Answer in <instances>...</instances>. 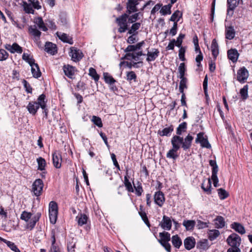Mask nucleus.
<instances>
[{"label": "nucleus", "mask_w": 252, "mask_h": 252, "mask_svg": "<svg viewBox=\"0 0 252 252\" xmlns=\"http://www.w3.org/2000/svg\"><path fill=\"white\" fill-rule=\"evenodd\" d=\"M183 225L188 231L193 230L195 225V221L194 220H184Z\"/></svg>", "instance_id": "nucleus-33"}, {"label": "nucleus", "mask_w": 252, "mask_h": 252, "mask_svg": "<svg viewBox=\"0 0 252 252\" xmlns=\"http://www.w3.org/2000/svg\"><path fill=\"white\" fill-rule=\"evenodd\" d=\"M56 34L59 38L63 42L68 43L70 44L73 43L72 38L70 37L67 34L58 32Z\"/></svg>", "instance_id": "nucleus-22"}, {"label": "nucleus", "mask_w": 252, "mask_h": 252, "mask_svg": "<svg viewBox=\"0 0 252 252\" xmlns=\"http://www.w3.org/2000/svg\"><path fill=\"white\" fill-rule=\"evenodd\" d=\"M22 59L28 63L30 66L35 64V60L33 59L32 56H31L26 53H24L22 55Z\"/></svg>", "instance_id": "nucleus-42"}, {"label": "nucleus", "mask_w": 252, "mask_h": 252, "mask_svg": "<svg viewBox=\"0 0 252 252\" xmlns=\"http://www.w3.org/2000/svg\"><path fill=\"white\" fill-rule=\"evenodd\" d=\"M128 17V15L127 13H125L116 18V22L119 27L118 29L119 32L123 33L128 30L127 22Z\"/></svg>", "instance_id": "nucleus-3"}, {"label": "nucleus", "mask_w": 252, "mask_h": 252, "mask_svg": "<svg viewBox=\"0 0 252 252\" xmlns=\"http://www.w3.org/2000/svg\"><path fill=\"white\" fill-rule=\"evenodd\" d=\"M49 212H58V205L55 201H51L49 205Z\"/></svg>", "instance_id": "nucleus-58"}, {"label": "nucleus", "mask_w": 252, "mask_h": 252, "mask_svg": "<svg viewBox=\"0 0 252 252\" xmlns=\"http://www.w3.org/2000/svg\"><path fill=\"white\" fill-rule=\"evenodd\" d=\"M196 143H200L203 148L210 149L211 148V144L208 140L207 136L205 135L203 132H200L197 134V137L195 139Z\"/></svg>", "instance_id": "nucleus-5"}, {"label": "nucleus", "mask_w": 252, "mask_h": 252, "mask_svg": "<svg viewBox=\"0 0 252 252\" xmlns=\"http://www.w3.org/2000/svg\"><path fill=\"white\" fill-rule=\"evenodd\" d=\"M52 160L54 166L56 168H60L61 167L62 158L59 151H55L52 154Z\"/></svg>", "instance_id": "nucleus-13"}, {"label": "nucleus", "mask_w": 252, "mask_h": 252, "mask_svg": "<svg viewBox=\"0 0 252 252\" xmlns=\"http://www.w3.org/2000/svg\"><path fill=\"white\" fill-rule=\"evenodd\" d=\"M32 216V214L30 212H28L26 211H24L22 212L21 215L20 219L22 220H25L26 222H28L30 219H31Z\"/></svg>", "instance_id": "nucleus-52"}, {"label": "nucleus", "mask_w": 252, "mask_h": 252, "mask_svg": "<svg viewBox=\"0 0 252 252\" xmlns=\"http://www.w3.org/2000/svg\"><path fill=\"white\" fill-rule=\"evenodd\" d=\"M159 225L163 229L170 230L172 227V221L170 218L165 215H164Z\"/></svg>", "instance_id": "nucleus-15"}, {"label": "nucleus", "mask_w": 252, "mask_h": 252, "mask_svg": "<svg viewBox=\"0 0 252 252\" xmlns=\"http://www.w3.org/2000/svg\"><path fill=\"white\" fill-rule=\"evenodd\" d=\"M41 214L38 213H37L36 215H35L27 223V228L31 230L33 229L36 222L39 220Z\"/></svg>", "instance_id": "nucleus-24"}, {"label": "nucleus", "mask_w": 252, "mask_h": 252, "mask_svg": "<svg viewBox=\"0 0 252 252\" xmlns=\"http://www.w3.org/2000/svg\"><path fill=\"white\" fill-rule=\"evenodd\" d=\"M46 25L52 30H55L57 29L55 23L52 20L46 21Z\"/></svg>", "instance_id": "nucleus-64"}, {"label": "nucleus", "mask_w": 252, "mask_h": 252, "mask_svg": "<svg viewBox=\"0 0 252 252\" xmlns=\"http://www.w3.org/2000/svg\"><path fill=\"white\" fill-rule=\"evenodd\" d=\"M214 221L215 226L218 229L222 228L225 226V222L224 219L221 216H217Z\"/></svg>", "instance_id": "nucleus-29"}, {"label": "nucleus", "mask_w": 252, "mask_h": 252, "mask_svg": "<svg viewBox=\"0 0 252 252\" xmlns=\"http://www.w3.org/2000/svg\"><path fill=\"white\" fill-rule=\"evenodd\" d=\"M218 195L220 199L223 200L229 196V193L222 188L218 189Z\"/></svg>", "instance_id": "nucleus-50"}, {"label": "nucleus", "mask_w": 252, "mask_h": 252, "mask_svg": "<svg viewBox=\"0 0 252 252\" xmlns=\"http://www.w3.org/2000/svg\"><path fill=\"white\" fill-rule=\"evenodd\" d=\"M8 53L4 49H0V61L6 60L8 57Z\"/></svg>", "instance_id": "nucleus-61"}, {"label": "nucleus", "mask_w": 252, "mask_h": 252, "mask_svg": "<svg viewBox=\"0 0 252 252\" xmlns=\"http://www.w3.org/2000/svg\"><path fill=\"white\" fill-rule=\"evenodd\" d=\"M186 70L187 69L185 63H181L178 67V71L179 73V76H178V77L179 78H186L185 77V75Z\"/></svg>", "instance_id": "nucleus-44"}, {"label": "nucleus", "mask_w": 252, "mask_h": 252, "mask_svg": "<svg viewBox=\"0 0 252 252\" xmlns=\"http://www.w3.org/2000/svg\"><path fill=\"white\" fill-rule=\"evenodd\" d=\"M248 89L249 86L248 85H246L243 88L240 89V94L242 100H245L248 98Z\"/></svg>", "instance_id": "nucleus-38"}, {"label": "nucleus", "mask_w": 252, "mask_h": 252, "mask_svg": "<svg viewBox=\"0 0 252 252\" xmlns=\"http://www.w3.org/2000/svg\"><path fill=\"white\" fill-rule=\"evenodd\" d=\"M34 23L38 26V28L43 31L46 32L47 31V28L45 26V24L41 17H38L36 18Z\"/></svg>", "instance_id": "nucleus-39"}, {"label": "nucleus", "mask_w": 252, "mask_h": 252, "mask_svg": "<svg viewBox=\"0 0 252 252\" xmlns=\"http://www.w3.org/2000/svg\"><path fill=\"white\" fill-rule=\"evenodd\" d=\"M103 77L105 83L108 84H114L116 81L111 76L109 73L104 72L103 73Z\"/></svg>", "instance_id": "nucleus-48"}, {"label": "nucleus", "mask_w": 252, "mask_h": 252, "mask_svg": "<svg viewBox=\"0 0 252 252\" xmlns=\"http://www.w3.org/2000/svg\"><path fill=\"white\" fill-rule=\"evenodd\" d=\"M159 51L158 49H153L152 51H148L146 61L148 62L155 61L159 56Z\"/></svg>", "instance_id": "nucleus-20"}, {"label": "nucleus", "mask_w": 252, "mask_h": 252, "mask_svg": "<svg viewBox=\"0 0 252 252\" xmlns=\"http://www.w3.org/2000/svg\"><path fill=\"white\" fill-rule=\"evenodd\" d=\"M154 201L159 207H162L165 202L163 193L160 191L156 192L154 195Z\"/></svg>", "instance_id": "nucleus-14"}, {"label": "nucleus", "mask_w": 252, "mask_h": 252, "mask_svg": "<svg viewBox=\"0 0 252 252\" xmlns=\"http://www.w3.org/2000/svg\"><path fill=\"white\" fill-rule=\"evenodd\" d=\"M24 9L26 13L28 14H33L34 10L33 9V7L32 5L29 3H28L27 2H24L23 4Z\"/></svg>", "instance_id": "nucleus-51"}, {"label": "nucleus", "mask_w": 252, "mask_h": 252, "mask_svg": "<svg viewBox=\"0 0 252 252\" xmlns=\"http://www.w3.org/2000/svg\"><path fill=\"white\" fill-rule=\"evenodd\" d=\"M209 247L210 245L208 241L206 239L200 240L197 242L196 245L197 249L204 251L208 250Z\"/></svg>", "instance_id": "nucleus-30"}, {"label": "nucleus", "mask_w": 252, "mask_h": 252, "mask_svg": "<svg viewBox=\"0 0 252 252\" xmlns=\"http://www.w3.org/2000/svg\"><path fill=\"white\" fill-rule=\"evenodd\" d=\"M141 26V23L137 22L132 24L131 28L128 30L127 34H137L138 30Z\"/></svg>", "instance_id": "nucleus-41"}, {"label": "nucleus", "mask_w": 252, "mask_h": 252, "mask_svg": "<svg viewBox=\"0 0 252 252\" xmlns=\"http://www.w3.org/2000/svg\"><path fill=\"white\" fill-rule=\"evenodd\" d=\"M92 121L94 124L96 125L99 127H102L103 126L101 119L99 117L93 116L92 117Z\"/></svg>", "instance_id": "nucleus-55"}, {"label": "nucleus", "mask_w": 252, "mask_h": 252, "mask_svg": "<svg viewBox=\"0 0 252 252\" xmlns=\"http://www.w3.org/2000/svg\"><path fill=\"white\" fill-rule=\"evenodd\" d=\"M136 78L137 75L134 71H131L126 72V80L128 81L131 82L133 80L135 82Z\"/></svg>", "instance_id": "nucleus-54"}, {"label": "nucleus", "mask_w": 252, "mask_h": 252, "mask_svg": "<svg viewBox=\"0 0 252 252\" xmlns=\"http://www.w3.org/2000/svg\"><path fill=\"white\" fill-rule=\"evenodd\" d=\"M211 52L214 60H216L219 53V46L215 39L212 40L211 46Z\"/></svg>", "instance_id": "nucleus-27"}, {"label": "nucleus", "mask_w": 252, "mask_h": 252, "mask_svg": "<svg viewBox=\"0 0 252 252\" xmlns=\"http://www.w3.org/2000/svg\"><path fill=\"white\" fill-rule=\"evenodd\" d=\"M139 215L140 216L142 220L145 222V223L147 225V226L148 227H150L151 226V224L150 223V222L149 221V220L147 216V214H146V212L143 213H139Z\"/></svg>", "instance_id": "nucleus-63"}, {"label": "nucleus", "mask_w": 252, "mask_h": 252, "mask_svg": "<svg viewBox=\"0 0 252 252\" xmlns=\"http://www.w3.org/2000/svg\"><path fill=\"white\" fill-rule=\"evenodd\" d=\"M139 13H136L131 16H129L127 18L128 22L129 23H133L137 21L139 19Z\"/></svg>", "instance_id": "nucleus-62"}, {"label": "nucleus", "mask_w": 252, "mask_h": 252, "mask_svg": "<svg viewBox=\"0 0 252 252\" xmlns=\"http://www.w3.org/2000/svg\"><path fill=\"white\" fill-rule=\"evenodd\" d=\"M230 226L231 228L241 234H244L246 232L244 227L240 223L234 222L231 224Z\"/></svg>", "instance_id": "nucleus-28"}, {"label": "nucleus", "mask_w": 252, "mask_h": 252, "mask_svg": "<svg viewBox=\"0 0 252 252\" xmlns=\"http://www.w3.org/2000/svg\"><path fill=\"white\" fill-rule=\"evenodd\" d=\"M63 69L66 76L71 79H74L75 73L77 71L75 67L68 64H64Z\"/></svg>", "instance_id": "nucleus-9"}, {"label": "nucleus", "mask_w": 252, "mask_h": 252, "mask_svg": "<svg viewBox=\"0 0 252 252\" xmlns=\"http://www.w3.org/2000/svg\"><path fill=\"white\" fill-rule=\"evenodd\" d=\"M139 4L138 0H127L126 3V13L129 15L138 11L136 6Z\"/></svg>", "instance_id": "nucleus-11"}, {"label": "nucleus", "mask_w": 252, "mask_h": 252, "mask_svg": "<svg viewBox=\"0 0 252 252\" xmlns=\"http://www.w3.org/2000/svg\"><path fill=\"white\" fill-rule=\"evenodd\" d=\"M225 38L228 40L233 39L235 36V31L231 26L226 27L225 30Z\"/></svg>", "instance_id": "nucleus-23"}, {"label": "nucleus", "mask_w": 252, "mask_h": 252, "mask_svg": "<svg viewBox=\"0 0 252 252\" xmlns=\"http://www.w3.org/2000/svg\"><path fill=\"white\" fill-rule=\"evenodd\" d=\"M28 2L34 9L38 10L41 8V6L38 0H28Z\"/></svg>", "instance_id": "nucleus-57"}, {"label": "nucleus", "mask_w": 252, "mask_h": 252, "mask_svg": "<svg viewBox=\"0 0 252 252\" xmlns=\"http://www.w3.org/2000/svg\"><path fill=\"white\" fill-rule=\"evenodd\" d=\"M201 188L203 191L207 194H211V181L210 179H208L207 181L206 186L205 187V181L201 185Z\"/></svg>", "instance_id": "nucleus-36"}, {"label": "nucleus", "mask_w": 252, "mask_h": 252, "mask_svg": "<svg viewBox=\"0 0 252 252\" xmlns=\"http://www.w3.org/2000/svg\"><path fill=\"white\" fill-rule=\"evenodd\" d=\"M5 48L11 53L16 52L17 53L21 54L23 52L22 48L16 43H14L12 45L6 44L5 45Z\"/></svg>", "instance_id": "nucleus-16"}, {"label": "nucleus", "mask_w": 252, "mask_h": 252, "mask_svg": "<svg viewBox=\"0 0 252 252\" xmlns=\"http://www.w3.org/2000/svg\"><path fill=\"white\" fill-rule=\"evenodd\" d=\"M226 242L231 247H239L241 239L238 234L233 233L227 237Z\"/></svg>", "instance_id": "nucleus-4"}, {"label": "nucleus", "mask_w": 252, "mask_h": 252, "mask_svg": "<svg viewBox=\"0 0 252 252\" xmlns=\"http://www.w3.org/2000/svg\"><path fill=\"white\" fill-rule=\"evenodd\" d=\"M45 51L48 53L54 55L57 53V46L52 42H46L45 45Z\"/></svg>", "instance_id": "nucleus-18"}, {"label": "nucleus", "mask_w": 252, "mask_h": 252, "mask_svg": "<svg viewBox=\"0 0 252 252\" xmlns=\"http://www.w3.org/2000/svg\"><path fill=\"white\" fill-rule=\"evenodd\" d=\"M38 164V170L43 171L45 169L46 162L44 158L42 157H39L36 159Z\"/></svg>", "instance_id": "nucleus-43"}, {"label": "nucleus", "mask_w": 252, "mask_h": 252, "mask_svg": "<svg viewBox=\"0 0 252 252\" xmlns=\"http://www.w3.org/2000/svg\"><path fill=\"white\" fill-rule=\"evenodd\" d=\"M248 77L249 72L245 67L243 66L238 70L236 79L240 83H244Z\"/></svg>", "instance_id": "nucleus-8"}, {"label": "nucleus", "mask_w": 252, "mask_h": 252, "mask_svg": "<svg viewBox=\"0 0 252 252\" xmlns=\"http://www.w3.org/2000/svg\"><path fill=\"white\" fill-rule=\"evenodd\" d=\"M207 234L209 240L211 241L215 240L220 235V231L217 229L208 230Z\"/></svg>", "instance_id": "nucleus-32"}, {"label": "nucleus", "mask_w": 252, "mask_h": 252, "mask_svg": "<svg viewBox=\"0 0 252 252\" xmlns=\"http://www.w3.org/2000/svg\"><path fill=\"white\" fill-rule=\"evenodd\" d=\"M133 184L136 195L138 196H140L143 191L142 184L139 181L137 182L136 186L134 185L133 182Z\"/></svg>", "instance_id": "nucleus-45"}, {"label": "nucleus", "mask_w": 252, "mask_h": 252, "mask_svg": "<svg viewBox=\"0 0 252 252\" xmlns=\"http://www.w3.org/2000/svg\"><path fill=\"white\" fill-rule=\"evenodd\" d=\"M172 243L174 247L177 249H179L182 244L181 239L178 235L172 237Z\"/></svg>", "instance_id": "nucleus-37"}, {"label": "nucleus", "mask_w": 252, "mask_h": 252, "mask_svg": "<svg viewBox=\"0 0 252 252\" xmlns=\"http://www.w3.org/2000/svg\"><path fill=\"white\" fill-rule=\"evenodd\" d=\"M0 241L3 242L5 243L7 246L13 251V250L16 249L17 246L13 243L11 241H8L1 237H0Z\"/></svg>", "instance_id": "nucleus-53"}, {"label": "nucleus", "mask_w": 252, "mask_h": 252, "mask_svg": "<svg viewBox=\"0 0 252 252\" xmlns=\"http://www.w3.org/2000/svg\"><path fill=\"white\" fill-rule=\"evenodd\" d=\"M185 248L187 250H190L195 246V240L192 236L187 237L184 241Z\"/></svg>", "instance_id": "nucleus-17"}, {"label": "nucleus", "mask_w": 252, "mask_h": 252, "mask_svg": "<svg viewBox=\"0 0 252 252\" xmlns=\"http://www.w3.org/2000/svg\"><path fill=\"white\" fill-rule=\"evenodd\" d=\"M45 100H46V95L42 94L38 97L37 101H30L26 107L29 113L32 116H35L40 107L44 109L45 107Z\"/></svg>", "instance_id": "nucleus-2"}, {"label": "nucleus", "mask_w": 252, "mask_h": 252, "mask_svg": "<svg viewBox=\"0 0 252 252\" xmlns=\"http://www.w3.org/2000/svg\"><path fill=\"white\" fill-rule=\"evenodd\" d=\"M182 15V14L181 13L180 11L177 10L173 13L169 20L177 23Z\"/></svg>", "instance_id": "nucleus-49"}, {"label": "nucleus", "mask_w": 252, "mask_h": 252, "mask_svg": "<svg viewBox=\"0 0 252 252\" xmlns=\"http://www.w3.org/2000/svg\"><path fill=\"white\" fill-rule=\"evenodd\" d=\"M193 137L189 134L185 138L177 135H174L171 140L172 148L167 153V158L176 159L179 156L177 151L182 148L184 151L190 149Z\"/></svg>", "instance_id": "nucleus-1"}, {"label": "nucleus", "mask_w": 252, "mask_h": 252, "mask_svg": "<svg viewBox=\"0 0 252 252\" xmlns=\"http://www.w3.org/2000/svg\"><path fill=\"white\" fill-rule=\"evenodd\" d=\"M88 220V216L85 214L80 213L76 217V220L77 221L78 224L79 226H82L86 224Z\"/></svg>", "instance_id": "nucleus-25"}, {"label": "nucleus", "mask_w": 252, "mask_h": 252, "mask_svg": "<svg viewBox=\"0 0 252 252\" xmlns=\"http://www.w3.org/2000/svg\"><path fill=\"white\" fill-rule=\"evenodd\" d=\"M179 48H180V49L179 51V59L182 61H185L186 60V58L185 57V52H186V47H181Z\"/></svg>", "instance_id": "nucleus-59"}, {"label": "nucleus", "mask_w": 252, "mask_h": 252, "mask_svg": "<svg viewBox=\"0 0 252 252\" xmlns=\"http://www.w3.org/2000/svg\"><path fill=\"white\" fill-rule=\"evenodd\" d=\"M240 0H227V16L231 17L234 13V10L239 5Z\"/></svg>", "instance_id": "nucleus-10"}, {"label": "nucleus", "mask_w": 252, "mask_h": 252, "mask_svg": "<svg viewBox=\"0 0 252 252\" xmlns=\"http://www.w3.org/2000/svg\"><path fill=\"white\" fill-rule=\"evenodd\" d=\"M31 66V71L33 77L38 78L41 75V72L37 63H35Z\"/></svg>", "instance_id": "nucleus-31"}, {"label": "nucleus", "mask_w": 252, "mask_h": 252, "mask_svg": "<svg viewBox=\"0 0 252 252\" xmlns=\"http://www.w3.org/2000/svg\"><path fill=\"white\" fill-rule=\"evenodd\" d=\"M29 32L34 36V41L37 43L40 39L41 32L36 29V27L35 26L34 27H31L29 28Z\"/></svg>", "instance_id": "nucleus-26"}, {"label": "nucleus", "mask_w": 252, "mask_h": 252, "mask_svg": "<svg viewBox=\"0 0 252 252\" xmlns=\"http://www.w3.org/2000/svg\"><path fill=\"white\" fill-rule=\"evenodd\" d=\"M209 164L212 167L211 179L213 182L214 187H217L219 186V179L217 177L218 166L216 161L214 160H210Z\"/></svg>", "instance_id": "nucleus-7"}, {"label": "nucleus", "mask_w": 252, "mask_h": 252, "mask_svg": "<svg viewBox=\"0 0 252 252\" xmlns=\"http://www.w3.org/2000/svg\"><path fill=\"white\" fill-rule=\"evenodd\" d=\"M228 58L233 63H236L239 56V54L236 49H231L227 51Z\"/></svg>", "instance_id": "nucleus-19"}, {"label": "nucleus", "mask_w": 252, "mask_h": 252, "mask_svg": "<svg viewBox=\"0 0 252 252\" xmlns=\"http://www.w3.org/2000/svg\"><path fill=\"white\" fill-rule=\"evenodd\" d=\"M174 130V126L170 125L169 126L164 128L162 130H158V134L160 136H170Z\"/></svg>", "instance_id": "nucleus-21"}, {"label": "nucleus", "mask_w": 252, "mask_h": 252, "mask_svg": "<svg viewBox=\"0 0 252 252\" xmlns=\"http://www.w3.org/2000/svg\"><path fill=\"white\" fill-rule=\"evenodd\" d=\"M89 75L92 77L95 82H98L99 79V75L97 73L96 70L93 67H91L89 68Z\"/></svg>", "instance_id": "nucleus-47"}, {"label": "nucleus", "mask_w": 252, "mask_h": 252, "mask_svg": "<svg viewBox=\"0 0 252 252\" xmlns=\"http://www.w3.org/2000/svg\"><path fill=\"white\" fill-rule=\"evenodd\" d=\"M172 5L168 4L162 6L160 10V13L162 15H166L167 14H170L171 13V8Z\"/></svg>", "instance_id": "nucleus-46"}, {"label": "nucleus", "mask_w": 252, "mask_h": 252, "mask_svg": "<svg viewBox=\"0 0 252 252\" xmlns=\"http://www.w3.org/2000/svg\"><path fill=\"white\" fill-rule=\"evenodd\" d=\"M187 128V123L185 122L180 124L176 129V134L177 136H180L183 132L186 131Z\"/></svg>", "instance_id": "nucleus-40"}, {"label": "nucleus", "mask_w": 252, "mask_h": 252, "mask_svg": "<svg viewBox=\"0 0 252 252\" xmlns=\"http://www.w3.org/2000/svg\"><path fill=\"white\" fill-rule=\"evenodd\" d=\"M44 184L42 180L40 179H36L32 185V190L34 195L36 196H39L42 192Z\"/></svg>", "instance_id": "nucleus-6"}, {"label": "nucleus", "mask_w": 252, "mask_h": 252, "mask_svg": "<svg viewBox=\"0 0 252 252\" xmlns=\"http://www.w3.org/2000/svg\"><path fill=\"white\" fill-rule=\"evenodd\" d=\"M159 235L160 237V239L158 240L160 244L164 243V242H168L170 240V235L167 232H160Z\"/></svg>", "instance_id": "nucleus-34"}, {"label": "nucleus", "mask_w": 252, "mask_h": 252, "mask_svg": "<svg viewBox=\"0 0 252 252\" xmlns=\"http://www.w3.org/2000/svg\"><path fill=\"white\" fill-rule=\"evenodd\" d=\"M22 83L26 90V91L28 93H32V89L30 84L25 79L23 80Z\"/></svg>", "instance_id": "nucleus-60"}, {"label": "nucleus", "mask_w": 252, "mask_h": 252, "mask_svg": "<svg viewBox=\"0 0 252 252\" xmlns=\"http://www.w3.org/2000/svg\"><path fill=\"white\" fill-rule=\"evenodd\" d=\"M128 170H126V175L124 177V185L126 189L129 192H133L134 189L132 186L131 183L129 182L128 178Z\"/></svg>", "instance_id": "nucleus-35"}, {"label": "nucleus", "mask_w": 252, "mask_h": 252, "mask_svg": "<svg viewBox=\"0 0 252 252\" xmlns=\"http://www.w3.org/2000/svg\"><path fill=\"white\" fill-rule=\"evenodd\" d=\"M49 214L51 223L55 224L57 219L58 212H49Z\"/></svg>", "instance_id": "nucleus-56"}, {"label": "nucleus", "mask_w": 252, "mask_h": 252, "mask_svg": "<svg viewBox=\"0 0 252 252\" xmlns=\"http://www.w3.org/2000/svg\"><path fill=\"white\" fill-rule=\"evenodd\" d=\"M69 55L71 57L72 60L75 62L80 61L83 57L82 52L75 47L70 48Z\"/></svg>", "instance_id": "nucleus-12"}]
</instances>
